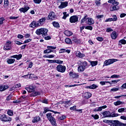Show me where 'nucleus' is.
Listing matches in <instances>:
<instances>
[{
  "mask_svg": "<svg viewBox=\"0 0 126 126\" xmlns=\"http://www.w3.org/2000/svg\"><path fill=\"white\" fill-rule=\"evenodd\" d=\"M25 89L26 90H27L28 92L31 93L35 91V87L33 86L32 85H31L29 87H26Z\"/></svg>",
  "mask_w": 126,
  "mask_h": 126,
  "instance_id": "nucleus-13",
  "label": "nucleus"
},
{
  "mask_svg": "<svg viewBox=\"0 0 126 126\" xmlns=\"http://www.w3.org/2000/svg\"><path fill=\"white\" fill-rule=\"evenodd\" d=\"M106 123L108 124H110L111 126H126V124L122 123V122L118 121H110V120H106Z\"/></svg>",
  "mask_w": 126,
  "mask_h": 126,
  "instance_id": "nucleus-2",
  "label": "nucleus"
},
{
  "mask_svg": "<svg viewBox=\"0 0 126 126\" xmlns=\"http://www.w3.org/2000/svg\"><path fill=\"white\" fill-rule=\"evenodd\" d=\"M38 95H41V93L38 92H34L31 94L32 97H35V96H38Z\"/></svg>",
  "mask_w": 126,
  "mask_h": 126,
  "instance_id": "nucleus-31",
  "label": "nucleus"
},
{
  "mask_svg": "<svg viewBox=\"0 0 126 126\" xmlns=\"http://www.w3.org/2000/svg\"><path fill=\"white\" fill-rule=\"evenodd\" d=\"M115 106H120V105H125V102L117 101L114 102Z\"/></svg>",
  "mask_w": 126,
  "mask_h": 126,
  "instance_id": "nucleus-27",
  "label": "nucleus"
},
{
  "mask_svg": "<svg viewBox=\"0 0 126 126\" xmlns=\"http://www.w3.org/2000/svg\"><path fill=\"white\" fill-rule=\"evenodd\" d=\"M32 41V39H29L25 40L24 44H27L28 43H29Z\"/></svg>",
  "mask_w": 126,
  "mask_h": 126,
  "instance_id": "nucleus-58",
  "label": "nucleus"
},
{
  "mask_svg": "<svg viewBox=\"0 0 126 126\" xmlns=\"http://www.w3.org/2000/svg\"><path fill=\"white\" fill-rule=\"evenodd\" d=\"M3 50L4 51H9V50H11V41L9 40L7 41L6 43L3 47Z\"/></svg>",
  "mask_w": 126,
  "mask_h": 126,
  "instance_id": "nucleus-9",
  "label": "nucleus"
},
{
  "mask_svg": "<svg viewBox=\"0 0 126 126\" xmlns=\"http://www.w3.org/2000/svg\"><path fill=\"white\" fill-rule=\"evenodd\" d=\"M106 31L107 33H109V32H113V31H114V30L112 29L111 28H109L106 29Z\"/></svg>",
  "mask_w": 126,
  "mask_h": 126,
  "instance_id": "nucleus-53",
  "label": "nucleus"
},
{
  "mask_svg": "<svg viewBox=\"0 0 126 126\" xmlns=\"http://www.w3.org/2000/svg\"><path fill=\"white\" fill-rule=\"evenodd\" d=\"M56 69L59 72L63 73L64 72V71H65L66 67H65V66H63L61 64H59L56 67Z\"/></svg>",
  "mask_w": 126,
  "mask_h": 126,
  "instance_id": "nucleus-8",
  "label": "nucleus"
},
{
  "mask_svg": "<svg viewBox=\"0 0 126 126\" xmlns=\"http://www.w3.org/2000/svg\"><path fill=\"white\" fill-rule=\"evenodd\" d=\"M70 103V100H68V101H64V107H65V108L68 107L67 106V105H68V106H69V103Z\"/></svg>",
  "mask_w": 126,
  "mask_h": 126,
  "instance_id": "nucleus-40",
  "label": "nucleus"
},
{
  "mask_svg": "<svg viewBox=\"0 0 126 126\" xmlns=\"http://www.w3.org/2000/svg\"><path fill=\"white\" fill-rule=\"evenodd\" d=\"M85 29L92 31L93 29V27H92V26H88L85 27Z\"/></svg>",
  "mask_w": 126,
  "mask_h": 126,
  "instance_id": "nucleus-52",
  "label": "nucleus"
},
{
  "mask_svg": "<svg viewBox=\"0 0 126 126\" xmlns=\"http://www.w3.org/2000/svg\"><path fill=\"white\" fill-rule=\"evenodd\" d=\"M0 120L1 122L6 123L7 122H11V121H12V118H11V117H7L6 115L4 114L0 115Z\"/></svg>",
  "mask_w": 126,
  "mask_h": 126,
  "instance_id": "nucleus-6",
  "label": "nucleus"
},
{
  "mask_svg": "<svg viewBox=\"0 0 126 126\" xmlns=\"http://www.w3.org/2000/svg\"><path fill=\"white\" fill-rule=\"evenodd\" d=\"M52 24L54 27H56V28H60V24L58 23L57 22L54 21L52 22Z\"/></svg>",
  "mask_w": 126,
  "mask_h": 126,
  "instance_id": "nucleus-34",
  "label": "nucleus"
},
{
  "mask_svg": "<svg viewBox=\"0 0 126 126\" xmlns=\"http://www.w3.org/2000/svg\"><path fill=\"white\" fill-rule=\"evenodd\" d=\"M4 5H6V6H8V4H9L8 0H4Z\"/></svg>",
  "mask_w": 126,
  "mask_h": 126,
  "instance_id": "nucleus-51",
  "label": "nucleus"
},
{
  "mask_svg": "<svg viewBox=\"0 0 126 126\" xmlns=\"http://www.w3.org/2000/svg\"><path fill=\"white\" fill-rule=\"evenodd\" d=\"M104 118H115L118 117L119 115L114 112L111 113L109 111H105L102 113Z\"/></svg>",
  "mask_w": 126,
  "mask_h": 126,
  "instance_id": "nucleus-4",
  "label": "nucleus"
},
{
  "mask_svg": "<svg viewBox=\"0 0 126 126\" xmlns=\"http://www.w3.org/2000/svg\"><path fill=\"white\" fill-rule=\"evenodd\" d=\"M51 111L52 110H50L49 108L48 107H45L44 109V111H43V114H46V113L48 112H51Z\"/></svg>",
  "mask_w": 126,
  "mask_h": 126,
  "instance_id": "nucleus-43",
  "label": "nucleus"
},
{
  "mask_svg": "<svg viewBox=\"0 0 126 126\" xmlns=\"http://www.w3.org/2000/svg\"><path fill=\"white\" fill-rule=\"evenodd\" d=\"M5 19L3 17L0 18V25H2L3 24V21H4Z\"/></svg>",
  "mask_w": 126,
  "mask_h": 126,
  "instance_id": "nucleus-44",
  "label": "nucleus"
},
{
  "mask_svg": "<svg viewBox=\"0 0 126 126\" xmlns=\"http://www.w3.org/2000/svg\"><path fill=\"white\" fill-rule=\"evenodd\" d=\"M111 21H113V18H109L106 19V20L105 21V22H111Z\"/></svg>",
  "mask_w": 126,
  "mask_h": 126,
  "instance_id": "nucleus-61",
  "label": "nucleus"
},
{
  "mask_svg": "<svg viewBox=\"0 0 126 126\" xmlns=\"http://www.w3.org/2000/svg\"><path fill=\"white\" fill-rule=\"evenodd\" d=\"M7 113L8 116H13V111L12 110H9Z\"/></svg>",
  "mask_w": 126,
  "mask_h": 126,
  "instance_id": "nucleus-45",
  "label": "nucleus"
},
{
  "mask_svg": "<svg viewBox=\"0 0 126 126\" xmlns=\"http://www.w3.org/2000/svg\"><path fill=\"white\" fill-rule=\"evenodd\" d=\"M11 58H13L14 59H16L17 61H19L21 58H22V54H19V55H13L11 57Z\"/></svg>",
  "mask_w": 126,
  "mask_h": 126,
  "instance_id": "nucleus-25",
  "label": "nucleus"
},
{
  "mask_svg": "<svg viewBox=\"0 0 126 126\" xmlns=\"http://www.w3.org/2000/svg\"><path fill=\"white\" fill-rule=\"evenodd\" d=\"M42 102L44 103V104H48V99H44L42 100Z\"/></svg>",
  "mask_w": 126,
  "mask_h": 126,
  "instance_id": "nucleus-64",
  "label": "nucleus"
},
{
  "mask_svg": "<svg viewBox=\"0 0 126 126\" xmlns=\"http://www.w3.org/2000/svg\"><path fill=\"white\" fill-rule=\"evenodd\" d=\"M96 40H97V41H99V42H102V41H103L104 38H103V37H98L96 38Z\"/></svg>",
  "mask_w": 126,
  "mask_h": 126,
  "instance_id": "nucleus-56",
  "label": "nucleus"
},
{
  "mask_svg": "<svg viewBox=\"0 0 126 126\" xmlns=\"http://www.w3.org/2000/svg\"><path fill=\"white\" fill-rule=\"evenodd\" d=\"M118 90H119L118 88H115L111 89V91H113V92H116V91H118Z\"/></svg>",
  "mask_w": 126,
  "mask_h": 126,
  "instance_id": "nucleus-63",
  "label": "nucleus"
},
{
  "mask_svg": "<svg viewBox=\"0 0 126 126\" xmlns=\"http://www.w3.org/2000/svg\"><path fill=\"white\" fill-rule=\"evenodd\" d=\"M90 63L92 66H95V65L98 64V61H91Z\"/></svg>",
  "mask_w": 126,
  "mask_h": 126,
  "instance_id": "nucleus-37",
  "label": "nucleus"
},
{
  "mask_svg": "<svg viewBox=\"0 0 126 126\" xmlns=\"http://www.w3.org/2000/svg\"><path fill=\"white\" fill-rule=\"evenodd\" d=\"M50 123H51L52 125H53V126H57V123H56V119H53L52 120H51V121H50Z\"/></svg>",
  "mask_w": 126,
  "mask_h": 126,
  "instance_id": "nucleus-41",
  "label": "nucleus"
},
{
  "mask_svg": "<svg viewBox=\"0 0 126 126\" xmlns=\"http://www.w3.org/2000/svg\"><path fill=\"white\" fill-rule=\"evenodd\" d=\"M11 98H12V95L10 94L7 97L6 100V101H9L11 99Z\"/></svg>",
  "mask_w": 126,
  "mask_h": 126,
  "instance_id": "nucleus-62",
  "label": "nucleus"
},
{
  "mask_svg": "<svg viewBox=\"0 0 126 126\" xmlns=\"http://www.w3.org/2000/svg\"><path fill=\"white\" fill-rule=\"evenodd\" d=\"M109 3H112V4H115L116 5H119V2L116 1V0H109L108 1Z\"/></svg>",
  "mask_w": 126,
  "mask_h": 126,
  "instance_id": "nucleus-29",
  "label": "nucleus"
},
{
  "mask_svg": "<svg viewBox=\"0 0 126 126\" xmlns=\"http://www.w3.org/2000/svg\"><path fill=\"white\" fill-rule=\"evenodd\" d=\"M69 75L70 78H77L78 77V74L73 73V72H70Z\"/></svg>",
  "mask_w": 126,
  "mask_h": 126,
  "instance_id": "nucleus-19",
  "label": "nucleus"
},
{
  "mask_svg": "<svg viewBox=\"0 0 126 126\" xmlns=\"http://www.w3.org/2000/svg\"><path fill=\"white\" fill-rule=\"evenodd\" d=\"M69 21L70 23H75V22H77V21H78V17L76 16H72L70 17Z\"/></svg>",
  "mask_w": 126,
  "mask_h": 126,
  "instance_id": "nucleus-12",
  "label": "nucleus"
},
{
  "mask_svg": "<svg viewBox=\"0 0 126 126\" xmlns=\"http://www.w3.org/2000/svg\"><path fill=\"white\" fill-rule=\"evenodd\" d=\"M63 63V61L61 60H55V63H58L59 64H62Z\"/></svg>",
  "mask_w": 126,
  "mask_h": 126,
  "instance_id": "nucleus-48",
  "label": "nucleus"
},
{
  "mask_svg": "<svg viewBox=\"0 0 126 126\" xmlns=\"http://www.w3.org/2000/svg\"><path fill=\"white\" fill-rule=\"evenodd\" d=\"M66 13V12H63V19H66V17L69 16V14Z\"/></svg>",
  "mask_w": 126,
  "mask_h": 126,
  "instance_id": "nucleus-38",
  "label": "nucleus"
},
{
  "mask_svg": "<svg viewBox=\"0 0 126 126\" xmlns=\"http://www.w3.org/2000/svg\"><path fill=\"white\" fill-rule=\"evenodd\" d=\"M126 40L125 39H121L119 41L118 45L119 47H122V45H126Z\"/></svg>",
  "mask_w": 126,
  "mask_h": 126,
  "instance_id": "nucleus-23",
  "label": "nucleus"
},
{
  "mask_svg": "<svg viewBox=\"0 0 126 126\" xmlns=\"http://www.w3.org/2000/svg\"><path fill=\"white\" fill-rule=\"evenodd\" d=\"M121 89L124 90V89H126V83L124 84L121 87Z\"/></svg>",
  "mask_w": 126,
  "mask_h": 126,
  "instance_id": "nucleus-57",
  "label": "nucleus"
},
{
  "mask_svg": "<svg viewBox=\"0 0 126 126\" xmlns=\"http://www.w3.org/2000/svg\"><path fill=\"white\" fill-rule=\"evenodd\" d=\"M64 34L66 36H68L69 37V36H72V32L69 31H65L64 32Z\"/></svg>",
  "mask_w": 126,
  "mask_h": 126,
  "instance_id": "nucleus-30",
  "label": "nucleus"
},
{
  "mask_svg": "<svg viewBox=\"0 0 126 126\" xmlns=\"http://www.w3.org/2000/svg\"><path fill=\"white\" fill-rule=\"evenodd\" d=\"M8 88V86L7 85H0V91L2 92V91H4L6 90Z\"/></svg>",
  "mask_w": 126,
  "mask_h": 126,
  "instance_id": "nucleus-24",
  "label": "nucleus"
},
{
  "mask_svg": "<svg viewBox=\"0 0 126 126\" xmlns=\"http://www.w3.org/2000/svg\"><path fill=\"white\" fill-rule=\"evenodd\" d=\"M41 121V118L39 116H36L33 118V119L32 120V122L33 124H35L36 123H38V122H40Z\"/></svg>",
  "mask_w": 126,
  "mask_h": 126,
  "instance_id": "nucleus-21",
  "label": "nucleus"
},
{
  "mask_svg": "<svg viewBox=\"0 0 126 126\" xmlns=\"http://www.w3.org/2000/svg\"><path fill=\"white\" fill-rule=\"evenodd\" d=\"M67 53V54H69L70 53V50L69 49H65L64 48H62L59 50V54H63V53Z\"/></svg>",
  "mask_w": 126,
  "mask_h": 126,
  "instance_id": "nucleus-20",
  "label": "nucleus"
},
{
  "mask_svg": "<svg viewBox=\"0 0 126 126\" xmlns=\"http://www.w3.org/2000/svg\"><path fill=\"white\" fill-rule=\"evenodd\" d=\"M47 49H50V50H56L57 49V47L56 46H47Z\"/></svg>",
  "mask_w": 126,
  "mask_h": 126,
  "instance_id": "nucleus-49",
  "label": "nucleus"
},
{
  "mask_svg": "<svg viewBox=\"0 0 126 126\" xmlns=\"http://www.w3.org/2000/svg\"><path fill=\"white\" fill-rule=\"evenodd\" d=\"M112 17L113 21H117V20H118V17H117V16H116V15H113Z\"/></svg>",
  "mask_w": 126,
  "mask_h": 126,
  "instance_id": "nucleus-54",
  "label": "nucleus"
},
{
  "mask_svg": "<svg viewBox=\"0 0 126 126\" xmlns=\"http://www.w3.org/2000/svg\"><path fill=\"white\" fill-rule=\"evenodd\" d=\"M118 61H119V60L115 59H108L104 62L103 66H107L108 65H110V64H113L114 63H116V62H118Z\"/></svg>",
  "mask_w": 126,
  "mask_h": 126,
  "instance_id": "nucleus-7",
  "label": "nucleus"
},
{
  "mask_svg": "<svg viewBox=\"0 0 126 126\" xmlns=\"http://www.w3.org/2000/svg\"><path fill=\"white\" fill-rule=\"evenodd\" d=\"M48 31L49 30L47 29L40 28L36 31L35 34L37 35H42L44 37V36H47L48 35Z\"/></svg>",
  "mask_w": 126,
  "mask_h": 126,
  "instance_id": "nucleus-5",
  "label": "nucleus"
},
{
  "mask_svg": "<svg viewBox=\"0 0 126 126\" xmlns=\"http://www.w3.org/2000/svg\"><path fill=\"white\" fill-rule=\"evenodd\" d=\"M50 53H56V51H54L50 49L47 48V49L44 51V54H50Z\"/></svg>",
  "mask_w": 126,
  "mask_h": 126,
  "instance_id": "nucleus-28",
  "label": "nucleus"
},
{
  "mask_svg": "<svg viewBox=\"0 0 126 126\" xmlns=\"http://www.w3.org/2000/svg\"><path fill=\"white\" fill-rule=\"evenodd\" d=\"M75 55L77 58H80V59H82V58H84V57H85V54L81 53L79 51H77Z\"/></svg>",
  "mask_w": 126,
  "mask_h": 126,
  "instance_id": "nucleus-16",
  "label": "nucleus"
},
{
  "mask_svg": "<svg viewBox=\"0 0 126 126\" xmlns=\"http://www.w3.org/2000/svg\"><path fill=\"white\" fill-rule=\"evenodd\" d=\"M46 117L48 119V120H49V121L50 122H51V121H53V120H54L55 118L53 117V115H52V113H48L46 114Z\"/></svg>",
  "mask_w": 126,
  "mask_h": 126,
  "instance_id": "nucleus-26",
  "label": "nucleus"
},
{
  "mask_svg": "<svg viewBox=\"0 0 126 126\" xmlns=\"http://www.w3.org/2000/svg\"><path fill=\"white\" fill-rule=\"evenodd\" d=\"M119 9V6L117 5H114L112 7H110V10L111 11H114L115 10H118Z\"/></svg>",
  "mask_w": 126,
  "mask_h": 126,
  "instance_id": "nucleus-32",
  "label": "nucleus"
},
{
  "mask_svg": "<svg viewBox=\"0 0 126 126\" xmlns=\"http://www.w3.org/2000/svg\"><path fill=\"white\" fill-rule=\"evenodd\" d=\"M48 17L49 20H55L57 18V15L53 11H51L49 13Z\"/></svg>",
  "mask_w": 126,
  "mask_h": 126,
  "instance_id": "nucleus-10",
  "label": "nucleus"
},
{
  "mask_svg": "<svg viewBox=\"0 0 126 126\" xmlns=\"http://www.w3.org/2000/svg\"><path fill=\"white\" fill-rule=\"evenodd\" d=\"M14 62H15V59H8L7 60V63L9 64H11V63H14Z\"/></svg>",
  "mask_w": 126,
  "mask_h": 126,
  "instance_id": "nucleus-33",
  "label": "nucleus"
},
{
  "mask_svg": "<svg viewBox=\"0 0 126 126\" xmlns=\"http://www.w3.org/2000/svg\"><path fill=\"white\" fill-rule=\"evenodd\" d=\"M91 96H92V94H91V93L89 92L85 93L84 94V97L86 99H89V98H90Z\"/></svg>",
  "mask_w": 126,
  "mask_h": 126,
  "instance_id": "nucleus-22",
  "label": "nucleus"
},
{
  "mask_svg": "<svg viewBox=\"0 0 126 126\" xmlns=\"http://www.w3.org/2000/svg\"><path fill=\"white\" fill-rule=\"evenodd\" d=\"M92 89H96L98 87V86L95 85V84H93L91 85Z\"/></svg>",
  "mask_w": 126,
  "mask_h": 126,
  "instance_id": "nucleus-55",
  "label": "nucleus"
},
{
  "mask_svg": "<svg viewBox=\"0 0 126 126\" xmlns=\"http://www.w3.org/2000/svg\"><path fill=\"white\" fill-rule=\"evenodd\" d=\"M88 16L86 15L81 20V23H84L86 21V23L89 24V25H92L95 23L94 20L91 18H87Z\"/></svg>",
  "mask_w": 126,
  "mask_h": 126,
  "instance_id": "nucleus-3",
  "label": "nucleus"
},
{
  "mask_svg": "<svg viewBox=\"0 0 126 126\" xmlns=\"http://www.w3.org/2000/svg\"><path fill=\"white\" fill-rule=\"evenodd\" d=\"M65 119H66V116L64 115H63L62 117H60L59 118V120H61V121H63V120H64Z\"/></svg>",
  "mask_w": 126,
  "mask_h": 126,
  "instance_id": "nucleus-60",
  "label": "nucleus"
},
{
  "mask_svg": "<svg viewBox=\"0 0 126 126\" xmlns=\"http://www.w3.org/2000/svg\"><path fill=\"white\" fill-rule=\"evenodd\" d=\"M78 63L80 64L78 67V72H82L85 70L86 66H87V62L86 61L81 62V61H79Z\"/></svg>",
  "mask_w": 126,
  "mask_h": 126,
  "instance_id": "nucleus-1",
  "label": "nucleus"
},
{
  "mask_svg": "<svg viewBox=\"0 0 126 126\" xmlns=\"http://www.w3.org/2000/svg\"><path fill=\"white\" fill-rule=\"evenodd\" d=\"M118 34L116 31L112 32L111 34V37L112 40H116L118 38Z\"/></svg>",
  "mask_w": 126,
  "mask_h": 126,
  "instance_id": "nucleus-18",
  "label": "nucleus"
},
{
  "mask_svg": "<svg viewBox=\"0 0 126 126\" xmlns=\"http://www.w3.org/2000/svg\"><path fill=\"white\" fill-rule=\"evenodd\" d=\"M68 4V2L67 1L62 2L61 5L59 6L58 8L60 9L64 8V7H66V6H67Z\"/></svg>",
  "mask_w": 126,
  "mask_h": 126,
  "instance_id": "nucleus-15",
  "label": "nucleus"
},
{
  "mask_svg": "<svg viewBox=\"0 0 126 126\" xmlns=\"http://www.w3.org/2000/svg\"><path fill=\"white\" fill-rule=\"evenodd\" d=\"M92 118H94V120H98V119H99V115H98L97 114H95V115H92Z\"/></svg>",
  "mask_w": 126,
  "mask_h": 126,
  "instance_id": "nucleus-46",
  "label": "nucleus"
},
{
  "mask_svg": "<svg viewBox=\"0 0 126 126\" xmlns=\"http://www.w3.org/2000/svg\"><path fill=\"white\" fill-rule=\"evenodd\" d=\"M34 76V74H28L27 75H25L22 76V77H24V78H32V77Z\"/></svg>",
  "mask_w": 126,
  "mask_h": 126,
  "instance_id": "nucleus-35",
  "label": "nucleus"
},
{
  "mask_svg": "<svg viewBox=\"0 0 126 126\" xmlns=\"http://www.w3.org/2000/svg\"><path fill=\"white\" fill-rule=\"evenodd\" d=\"M33 0L34 3H36L37 4H39L41 3V2H42V0Z\"/></svg>",
  "mask_w": 126,
  "mask_h": 126,
  "instance_id": "nucleus-47",
  "label": "nucleus"
},
{
  "mask_svg": "<svg viewBox=\"0 0 126 126\" xmlns=\"http://www.w3.org/2000/svg\"><path fill=\"white\" fill-rule=\"evenodd\" d=\"M38 22L35 21H32L30 25V27L31 28H35V27H38Z\"/></svg>",
  "mask_w": 126,
  "mask_h": 126,
  "instance_id": "nucleus-17",
  "label": "nucleus"
},
{
  "mask_svg": "<svg viewBox=\"0 0 126 126\" xmlns=\"http://www.w3.org/2000/svg\"><path fill=\"white\" fill-rule=\"evenodd\" d=\"M95 3L96 6H99L101 4V0H95Z\"/></svg>",
  "mask_w": 126,
  "mask_h": 126,
  "instance_id": "nucleus-39",
  "label": "nucleus"
},
{
  "mask_svg": "<svg viewBox=\"0 0 126 126\" xmlns=\"http://www.w3.org/2000/svg\"><path fill=\"white\" fill-rule=\"evenodd\" d=\"M126 111V108H121L118 109V113H125Z\"/></svg>",
  "mask_w": 126,
  "mask_h": 126,
  "instance_id": "nucleus-36",
  "label": "nucleus"
},
{
  "mask_svg": "<svg viewBox=\"0 0 126 126\" xmlns=\"http://www.w3.org/2000/svg\"><path fill=\"white\" fill-rule=\"evenodd\" d=\"M30 9V7L28 6H25L24 7H22L19 9V11L20 12H23V13H25L27 11H28Z\"/></svg>",
  "mask_w": 126,
  "mask_h": 126,
  "instance_id": "nucleus-14",
  "label": "nucleus"
},
{
  "mask_svg": "<svg viewBox=\"0 0 126 126\" xmlns=\"http://www.w3.org/2000/svg\"><path fill=\"white\" fill-rule=\"evenodd\" d=\"M37 22L38 26H43L44 23L46 22V17H43L40 19Z\"/></svg>",
  "mask_w": 126,
  "mask_h": 126,
  "instance_id": "nucleus-11",
  "label": "nucleus"
},
{
  "mask_svg": "<svg viewBox=\"0 0 126 126\" xmlns=\"http://www.w3.org/2000/svg\"><path fill=\"white\" fill-rule=\"evenodd\" d=\"M65 42L66 44H71V40L68 38L65 39Z\"/></svg>",
  "mask_w": 126,
  "mask_h": 126,
  "instance_id": "nucleus-42",
  "label": "nucleus"
},
{
  "mask_svg": "<svg viewBox=\"0 0 126 126\" xmlns=\"http://www.w3.org/2000/svg\"><path fill=\"white\" fill-rule=\"evenodd\" d=\"M119 77H120V75L116 74L113 75L110 77L111 78H119Z\"/></svg>",
  "mask_w": 126,
  "mask_h": 126,
  "instance_id": "nucleus-50",
  "label": "nucleus"
},
{
  "mask_svg": "<svg viewBox=\"0 0 126 126\" xmlns=\"http://www.w3.org/2000/svg\"><path fill=\"white\" fill-rule=\"evenodd\" d=\"M119 81H120L119 79L118 80H113L111 81L112 84H116V83H118V82H119Z\"/></svg>",
  "mask_w": 126,
  "mask_h": 126,
  "instance_id": "nucleus-59",
  "label": "nucleus"
}]
</instances>
